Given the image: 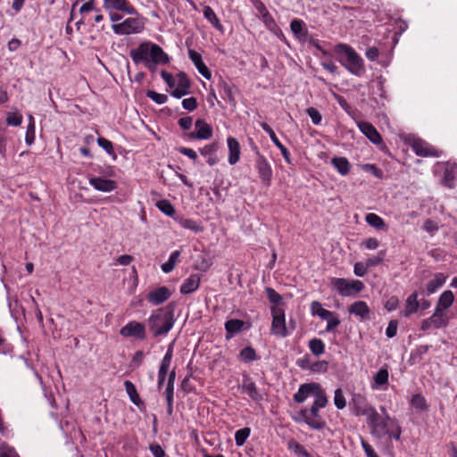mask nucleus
Segmentation results:
<instances>
[{
  "label": "nucleus",
  "mask_w": 457,
  "mask_h": 457,
  "mask_svg": "<svg viewBox=\"0 0 457 457\" xmlns=\"http://www.w3.org/2000/svg\"><path fill=\"white\" fill-rule=\"evenodd\" d=\"M204 16L217 29H219V30L222 29V25L220 24V20L218 19V17L215 14L214 11L210 6H204Z\"/></svg>",
  "instance_id": "nucleus-36"
},
{
  "label": "nucleus",
  "mask_w": 457,
  "mask_h": 457,
  "mask_svg": "<svg viewBox=\"0 0 457 457\" xmlns=\"http://www.w3.org/2000/svg\"><path fill=\"white\" fill-rule=\"evenodd\" d=\"M366 222L376 229L383 230L386 228V222L384 220L375 213H368L365 216Z\"/></svg>",
  "instance_id": "nucleus-34"
},
{
  "label": "nucleus",
  "mask_w": 457,
  "mask_h": 457,
  "mask_svg": "<svg viewBox=\"0 0 457 457\" xmlns=\"http://www.w3.org/2000/svg\"><path fill=\"white\" fill-rule=\"evenodd\" d=\"M162 78L164 79V81L167 83L170 88L173 89L176 86V77L174 78L171 74L169 72L162 71L161 72Z\"/></svg>",
  "instance_id": "nucleus-61"
},
{
  "label": "nucleus",
  "mask_w": 457,
  "mask_h": 457,
  "mask_svg": "<svg viewBox=\"0 0 457 457\" xmlns=\"http://www.w3.org/2000/svg\"><path fill=\"white\" fill-rule=\"evenodd\" d=\"M245 325V322L241 320L233 319L226 321L225 329L227 332V338L232 337L235 334L240 332Z\"/></svg>",
  "instance_id": "nucleus-27"
},
{
  "label": "nucleus",
  "mask_w": 457,
  "mask_h": 457,
  "mask_svg": "<svg viewBox=\"0 0 457 457\" xmlns=\"http://www.w3.org/2000/svg\"><path fill=\"white\" fill-rule=\"evenodd\" d=\"M271 334L278 337H286L288 335V331L286 325L285 311L281 307L275 305L271 307Z\"/></svg>",
  "instance_id": "nucleus-5"
},
{
  "label": "nucleus",
  "mask_w": 457,
  "mask_h": 457,
  "mask_svg": "<svg viewBox=\"0 0 457 457\" xmlns=\"http://www.w3.org/2000/svg\"><path fill=\"white\" fill-rule=\"evenodd\" d=\"M320 408L312 405L311 409H303L299 415L310 428L313 429H321L325 426V422L321 420L319 415Z\"/></svg>",
  "instance_id": "nucleus-7"
},
{
  "label": "nucleus",
  "mask_w": 457,
  "mask_h": 457,
  "mask_svg": "<svg viewBox=\"0 0 457 457\" xmlns=\"http://www.w3.org/2000/svg\"><path fill=\"white\" fill-rule=\"evenodd\" d=\"M179 256H180V251H179V250L174 251L170 254L169 260L162 265V270L164 273H170V271H172L173 269L175 268L176 264L179 262Z\"/></svg>",
  "instance_id": "nucleus-35"
},
{
  "label": "nucleus",
  "mask_w": 457,
  "mask_h": 457,
  "mask_svg": "<svg viewBox=\"0 0 457 457\" xmlns=\"http://www.w3.org/2000/svg\"><path fill=\"white\" fill-rule=\"evenodd\" d=\"M22 122V115L18 112H9L6 118V123L10 126H20Z\"/></svg>",
  "instance_id": "nucleus-51"
},
{
  "label": "nucleus",
  "mask_w": 457,
  "mask_h": 457,
  "mask_svg": "<svg viewBox=\"0 0 457 457\" xmlns=\"http://www.w3.org/2000/svg\"><path fill=\"white\" fill-rule=\"evenodd\" d=\"M156 207L167 216L172 217L175 214V208L168 200H160L156 203Z\"/></svg>",
  "instance_id": "nucleus-43"
},
{
  "label": "nucleus",
  "mask_w": 457,
  "mask_h": 457,
  "mask_svg": "<svg viewBox=\"0 0 457 457\" xmlns=\"http://www.w3.org/2000/svg\"><path fill=\"white\" fill-rule=\"evenodd\" d=\"M124 386H125L126 392H127L128 395L129 396L131 402L133 403L138 405L141 401H140L139 395L137 392V389H136L134 384L129 380H126L124 382Z\"/></svg>",
  "instance_id": "nucleus-41"
},
{
  "label": "nucleus",
  "mask_w": 457,
  "mask_h": 457,
  "mask_svg": "<svg viewBox=\"0 0 457 457\" xmlns=\"http://www.w3.org/2000/svg\"><path fill=\"white\" fill-rule=\"evenodd\" d=\"M177 220H178L179 224L184 228L190 229L195 232H200L203 229L199 224H197L195 221H194L191 219L179 218V219H177Z\"/></svg>",
  "instance_id": "nucleus-44"
},
{
  "label": "nucleus",
  "mask_w": 457,
  "mask_h": 457,
  "mask_svg": "<svg viewBox=\"0 0 457 457\" xmlns=\"http://www.w3.org/2000/svg\"><path fill=\"white\" fill-rule=\"evenodd\" d=\"M261 127L263 129V130H265L269 134L271 141L274 143V145L276 146H278L279 145H281V143L278 140V138L277 137L274 130L267 123H265V122L261 123Z\"/></svg>",
  "instance_id": "nucleus-56"
},
{
  "label": "nucleus",
  "mask_w": 457,
  "mask_h": 457,
  "mask_svg": "<svg viewBox=\"0 0 457 457\" xmlns=\"http://www.w3.org/2000/svg\"><path fill=\"white\" fill-rule=\"evenodd\" d=\"M329 314L330 315H328L326 319H322L323 320H327V332L334 331V329L337 328L341 323L337 313L329 311Z\"/></svg>",
  "instance_id": "nucleus-42"
},
{
  "label": "nucleus",
  "mask_w": 457,
  "mask_h": 457,
  "mask_svg": "<svg viewBox=\"0 0 457 457\" xmlns=\"http://www.w3.org/2000/svg\"><path fill=\"white\" fill-rule=\"evenodd\" d=\"M182 106L187 111H194L197 107V101L195 97L186 98L182 101Z\"/></svg>",
  "instance_id": "nucleus-59"
},
{
  "label": "nucleus",
  "mask_w": 457,
  "mask_h": 457,
  "mask_svg": "<svg viewBox=\"0 0 457 457\" xmlns=\"http://www.w3.org/2000/svg\"><path fill=\"white\" fill-rule=\"evenodd\" d=\"M311 312L313 316H318L321 320L326 319L329 314V311L323 308L322 304L318 301H313L311 303Z\"/></svg>",
  "instance_id": "nucleus-38"
},
{
  "label": "nucleus",
  "mask_w": 457,
  "mask_h": 457,
  "mask_svg": "<svg viewBox=\"0 0 457 457\" xmlns=\"http://www.w3.org/2000/svg\"><path fill=\"white\" fill-rule=\"evenodd\" d=\"M104 7L106 10H118L128 14H137V11L127 0H104Z\"/></svg>",
  "instance_id": "nucleus-14"
},
{
  "label": "nucleus",
  "mask_w": 457,
  "mask_h": 457,
  "mask_svg": "<svg viewBox=\"0 0 457 457\" xmlns=\"http://www.w3.org/2000/svg\"><path fill=\"white\" fill-rule=\"evenodd\" d=\"M388 370L386 368L380 369L375 375H374V382L371 386L373 389H378L384 385H386L388 382Z\"/></svg>",
  "instance_id": "nucleus-32"
},
{
  "label": "nucleus",
  "mask_w": 457,
  "mask_h": 457,
  "mask_svg": "<svg viewBox=\"0 0 457 457\" xmlns=\"http://www.w3.org/2000/svg\"><path fill=\"white\" fill-rule=\"evenodd\" d=\"M146 323L154 337L166 335L175 323L173 308L166 306L154 311Z\"/></svg>",
  "instance_id": "nucleus-2"
},
{
  "label": "nucleus",
  "mask_w": 457,
  "mask_h": 457,
  "mask_svg": "<svg viewBox=\"0 0 457 457\" xmlns=\"http://www.w3.org/2000/svg\"><path fill=\"white\" fill-rule=\"evenodd\" d=\"M188 136L192 139H209L212 136V129L204 120H197L195 123V131Z\"/></svg>",
  "instance_id": "nucleus-15"
},
{
  "label": "nucleus",
  "mask_w": 457,
  "mask_h": 457,
  "mask_svg": "<svg viewBox=\"0 0 457 457\" xmlns=\"http://www.w3.org/2000/svg\"><path fill=\"white\" fill-rule=\"evenodd\" d=\"M410 403L413 408L419 411H424L428 408L426 399L420 394L412 395Z\"/></svg>",
  "instance_id": "nucleus-40"
},
{
  "label": "nucleus",
  "mask_w": 457,
  "mask_h": 457,
  "mask_svg": "<svg viewBox=\"0 0 457 457\" xmlns=\"http://www.w3.org/2000/svg\"><path fill=\"white\" fill-rule=\"evenodd\" d=\"M238 387L245 393H246L249 397L255 401L259 402L262 400V395L259 393L255 383L252 380V378L247 375H243V379L241 384H239Z\"/></svg>",
  "instance_id": "nucleus-12"
},
{
  "label": "nucleus",
  "mask_w": 457,
  "mask_h": 457,
  "mask_svg": "<svg viewBox=\"0 0 457 457\" xmlns=\"http://www.w3.org/2000/svg\"><path fill=\"white\" fill-rule=\"evenodd\" d=\"M383 262V253H379L378 255L373 256L366 261L368 269L375 267Z\"/></svg>",
  "instance_id": "nucleus-63"
},
{
  "label": "nucleus",
  "mask_w": 457,
  "mask_h": 457,
  "mask_svg": "<svg viewBox=\"0 0 457 457\" xmlns=\"http://www.w3.org/2000/svg\"><path fill=\"white\" fill-rule=\"evenodd\" d=\"M312 396L314 397V402L312 403L314 406L321 409L327 405L328 398L326 396L324 390L321 388L320 384H319V390H316Z\"/></svg>",
  "instance_id": "nucleus-37"
},
{
  "label": "nucleus",
  "mask_w": 457,
  "mask_h": 457,
  "mask_svg": "<svg viewBox=\"0 0 457 457\" xmlns=\"http://www.w3.org/2000/svg\"><path fill=\"white\" fill-rule=\"evenodd\" d=\"M120 333L125 337H135L141 340L146 337L145 325L137 321H129L120 328Z\"/></svg>",
  "instance_id": "nucleus-11"
},
{
  "label": "nucleus",
  "mask_w": 457,
  "mask_h": 457,
  "mask_svg": "<svg viewBox=\"0 0 457 457\" xmlns=\"http://www.w3.org/2000/svg\"><path fill=\"white\" fill-rule=\"evenodd\" d=\"M434 328L446 327L448 320L446 319L443 310L435 309L433 315L429 318Z\"/></svg>",
  "instance_id": "nucleus-29"
},
{
  "label": "nucleus",
  "mask_w": 457,
  "mask_h": 457,
  "mask_svg": "<svg viewBox=\"0 0 457 457\" xmlns=\"http://www.w3.org/2000/svg\"><path fill=\"white\" fill-rule=\"evenodd\" d=\"M334 403L338 410H342L346 406V400L341 388L335 390Z\"/></svg>",
  "instance_id": "nucleus-50"
},
{
  "label": "nucleus",
  "mask_w": 457,
  "mask_h": 457,
  "mask_svg": "<svg viewBox=\"0 0 457 457\" xmlns=\"http://www.w3.org/2000/svg\"><path fill=\"white\" fill-rule=\"evenodd\" d=\"M259 18L262 20V21L264 23L265 27L272 31L276 32L277 30H279L275 20L271 16L270 12H267L262 16H259Z\"/></svg>",
  "instance_id": "nucleus-47"
},
{
  "label": "nucleus",
  "mask_w": 457,
  "mask_h": 457,
  "mask_svg": "<svg viewBox=\"0 0 457 457\" xmlns=\"http://www.w3.org/2000/svg\"><path fill=\"white\" fill-rule=\"evenodd\" d=\"M255 149L257 148L255 147ZM255 168L258 170L262 181L266 186H270L272 177V169L267 159L261 154L258 150H256Z\"/></svg>",
  "instance_id": "nucleus-10"
},
{
  "label": "nucleus",
  "mask_w": 457,
  "mask_h": 457,
  "mask_svg": "<svg viewBox=\"0 0 457 457\" xmlns=\"http://www.w3.org/2000/svg\"><path fill=\"white\" fill-rule=\"evenodd\" d=\"M367 423L370 428V433L377 438H382L388 436L395 440H399L402 433L401 427L397 420L389 416L388 413L382 417L375 410L374 415L367 419Z\"/></svg>",
  "instance_id": "nucleus-1"
},
{
  "label": "nucleus",
  "mask_w": 457,
  "mask_h": 457,
  "mask_svg": "<svg viewBox=\"0 0 457 457\" xmlns=\"http://www.w3.org/2000/svg\"><path fill=\"white\" fill-rule=\"evenodd\" d=\"M89 184L97 191L108 193L117 187V183L112 179H106L99 177L89 179Z\"/></svg>",
  "instance_id": "nucleus-18"
},
{
  "label": "nucleus",
  "mask_w": 457,
  "mask_h": 457,
  "mask_svg": "<svg viewBox=\"0 0 457 457\" xmlns=\"http://www.w3.org/2000/svg\"><path fill=\"white\" fill-rule=\"evenodd\" d=\"M97 144L100 147H102L107 154L111 155H114L113 145L111 141L104 137L97 138Z\"/></svg>",
  "instance_id": "nucleus-53"
},
{
  "label": "nucleus",
  "mask_w": 457,
  "mask_h": 457,
  "mask_svg": "<svg viewBox=\"0 0 457 457\" xmlns=\"http://www.w3.org/2000/svg\"><path fill=\"white\" fill-rule=\"evenodd\" d=\"M398 323L396 320H392L389 321L388 326L386 329V335L387 337L392 338L396 335Z\"/></svg>",
  "instance_id": "nucleus-58"
},
{
  "label": "nucleus",
  "mask_w": 457,
  "mask_h": 457,
  "mask_svg": "<svg viewBox=\"0 0 457 457\" xmlns=\"http://www.w3.org/2000/svg\"><path fill=\"white\" fill-rule=\"evenodd\" d=\"M368 267L366 262H356L353 267V272L358 277H363L368 272Z\"/></svg>",
  "instance_id": "nucleus-57"
},
{
  "label": "nucleus",
  "mask_w": 457,
  "mask_h": 457,
  "mask_svg": "<svg viewBox=\"0 0 457 457\" xmlns=\"http://www.w3.org/2000/svg\"><path fill=\"white\" fill-rule=\"evenodd\" d=\"M420 307V303L418 301V293L413 292L411 294L405 302V309L403 312V316L409 317L410 315L415 313Z\"/></svg>",
  "instance_id": "nucleus-26"
},
{
  "label": "nucleus",
  "mask_w": 457,
  "mask_h": 457,
  "mask_svg": "<svg viewBox=\"0 0 457 457\" xmlns=\"http://www.w3.org/2000/svg\"><path fill=\"white\" fill-rule=\"evenodd\" d=\"M220 86L223 91V93L226 95L228 101L232 104L233 105L236 104V100L234 97V92L233 87L228 83L224 81L223 79L220 80Z\"/></svg>",
  "instance_id": "nucleus-49"
},
{
  "label": "nucleus",
  "mask_w": 457,
  "mask_h": 457,
  "mask_svg": "<svg viewBox=\"0 0 457 457\" xmlns=\"http://www.w3.org/2000/svg\"><path fill=\"white\" fill-rule=\"evenodd\" d=\"M329 285L342 296H350L360 293L364 287L363 283L360 280L348 281L341 278H332Z\"/></svg>",
  "instance_id": "nucleus-4"
},
{
  "label": "nucleus",
  "mask_w": 457,
  "mask_h": 457,
  "mask_svg": "<svg viewBox=\"0 0 457 457\" xmlns=\"http://www.w3.org/2000/svg\"><path fill=\"white\" fill-rule=\"evenodd\" d=\"M331 163L343 176L347 175L350 171V163L345 157H334Z\"/></svg>",
  "instance_id": "nucleus-30"
},
{
  "label": "nucleus",
  "mask_w": 457,
  "mask_h": 457,
  "mask_svg": "<svg viewBox=\"0 0 457 457\" xmlns=\"http://www.w3.org/2000/svg\"><path fill=\"white\" fill-rule=\"evenodd\" d=\"M265 291L270 303L278 304L279 302H281V295L278 293H277L273 288L266 287Z\"/></svg>",
  "instance_id": "nucleus-55"
},
{
  "label": "nucleus",
  "mask_w": 457,
  "mask_h": 457,
  "mask_svg": "<svg viewBox=\"0 0 457 457\" xmlns=\"http://www.w3.org/2000/svg\"><path fill=\"white\" fill-rule=\"evenodd\" d=\"M287 446L288 449L295 453L298 455V457H310V454L303 448V446L295 440H290L287 443Z\"/></svg>",
  "instance_id": "nucleus-46"
},
{
  "label": "nucleus",
  "mask_w": 457,
  "mask_h": 457,
  "mask_svg": "<svg viewBox=\"0 0 457 457\" xmlns=\"http://www.w3.org/2000/svg\"><path fill=\"white\" fill-rule=\"evenodd\" d=\"M411 148L419 156L426 157L436 155V150L420 139H414L411 143Z\"/></svg>",
  "instance_id": "nucleus-22"
},
{
  "label": "nucleus",
  "mask_w": 457,
  "mask_h": 457,
  "mask_svg": "<svg viewBox=\"0 0 457 457\" xmlns=\"http://www.w3.org/2000/svg\"><path fill=\"white\" fill-rule=\"evenodd\" d=\"M309 348L311 352L316 356H320L325 352V345L323 341L319 338H313L310 340Z\"/></svg>",
  "instance_id": "nucleus-39"
},
{
  "label": "nucleus",
  "mask_w": 457,
  "mask_h": 457,
  "mask_svg": "<svg viewBox=\"0 0 457 457\" xmlns=\"http://www.w3.org/2000/svg\"><path fill=\"white\" fill-rule=\"evenodd\" d=\"M147 97L155 102L156 104H162L166 103L168 96L163 94H159L155 91L149 90L146 92Z\"/></svg>",
  "instance_id": "nucleus-52"
},
{
  "label": "nucleus",
  "mask_w": 457,
  "mask_h": 457,
  "mask_svg": "<svg viewBox=\"0 0 457 457\" xmlns=\"http://www.w3.org/2000/svg\"><path fill=\"white\" fill-rule=\"evenodd\" d=\"M348 312L351 314H354L360 317L361 320L370 319V308L364 301H357L351 304L348 308Z\"/></svg>",
  "instance_id": "nucleus-21"
},
{
  "label": "nucleus",
  "mask_w": 457,
  "mask_h": 457,
  "mask_svg": "<svg viewBox=\"0 0 457 457\" xmlns=\"http://www.w3.org/2000/svg\"><path fill=\"white\" fill-rule=\"evenodd\" d=\"M290 29L294 35L300 39H304L307 37V29L303 21L295 19L290 23Z\"/></svg>",
  "instance_id": "nucleus-28"
},
{
  "label": "nucleus",
  "mask_w": 457,
  "mask_h": 457,
  "mask_svg": "<svg viewBox=\"0 0 457 457\" xmlns=\"http://www.w3.org/2000/svg\"><path fill=\"white\" fill-rule=\"evenodd\" d=\"M190 81L184 72H179L176 76V86L171 91V96L176 98H181L182 96L189 93Z\"/></svg>",
  "instance_id": "nucleus-13"
},
{
  "label": "nucleus",
  "mask_w": 457,
  "mask_h": 457,
  "mask_svg": "<svg viewBox=\"0 0 457 457\" xmlns=\"http://www.w3.org/2000/svg\"><path fill=\"white\" fill-rule=\"evenodd\" d=\"M240 359L245 362H249L256 360L255 350L252 346H247L240 351Z\"/></svg>",
  "instance_id": "nucleus-48"
},
{
  "label": "nucleus",
  "mask_w": 457,
  "mask_h": 457,
  "mask_svg": "<svg viewBox=\"0 0 457 457\" xmlns=\"http://www.w3.org/2000/svg\"><path fill=\"white\" fill-rule=\"evenodd\" d=\"M250 433H251V429L249 428H241V429H238L237 431H236V433H235L236 445L237 446H242L245 443L248 436H250Z\"/></svg>",
  "instance_id": "nucleus-45"
},
{
  "label": "nucleus",
  "mask_w": 457,
  "mask_h": 457,
  "mask_svg": "<svg viewBox=\"0 0 457 457\" xmlns=\"http://www.w3.org/2000/svg\"><path fill=\"white\" fill-rule=\"evenodd\" d=\"M142 28L143 23L137 18H128L123 22L112 25V30L120 35L138 33Z\"/></svg>",
  "instance_id": "nucleus-8"
},
{
  "label": "nucleus",
  "mask_w": 457,
  "mask_h": 457,
  "mask_svg": "<svg viewBox=\"0 0 457 457\" xmlns=\"http://www.w3.org/2000/svg\"><path fill=\"white\" fill-rule=\"evenodd\" d=\"M228 148V162L230 165H235L240 159L241 147L237 138L229 137L227 138Z\"/></svg>",
  "instance_id": "nucleus-19"
},
{
  "label": "nucleus",
  "mask_w": 457,
  "mask_h": 457,
  "mask_svg": "<svg viewBox=\"0 0 457 457\" xmlns=\"http://www.w3.org/2000/svg\"><path fill=\"white\" fill-rule=\"evenodd\" d=\"M454 295L452 291H445L439 297L436 309L447 310L453 303Z\"/></svg>",
  "instance_id": "nucleus-31"
},
{
  "label": "nucleus",
  "mask_w": 457,
  "mask_h": 457,
  "mask_svg": "<svg viewBox=\"0 0 457 457\" xmlns=\"http://www.w3.org/2000/svg\"><path fill=\"white\" fill-rule=\"evenodd\" d=\"M446 277L443 273H436L433 279H431L428 286L427 291L428 294L435 293L439 287H441L445 282Z\"/></svg>",
  "instance_id": "nucleus-33"
},
{
  "label": "nucleus",
  "mask_w": 457,
  "mask_h": 457,
  "mask_svg": "<svg viewBox=\"0 0 457 457\" xmlns=\"http://www.w3.org/2000/svg\"><path fill=\"white\" fill-rule=\"evenodd\" d=\"M188 54H189L190 60L193 62V63L195 64V67L199 66L200 64H202L204 62L203 59H202V55L199 53L195 52V50L190 49L188 51Z\"/></svg>",
  "instance_id": "nucleus-62"
},
{
  "label": "nucleus",
  "mask_w": 457,
  "mask_h": 457,
  "mask_svg": "<svg viewBox=\"0 0 457 457\" xmlns=\"http://www.w3.org/2000/svg\"><path fill=\"white\" fill-rule=\"evenodd\" d=\"M150 58L152 66L154 64H165L169 62L168 55L163 52L158 45H152V51H150Z\"/></svg>",
  "instance_id": "nucleus-25"
},
{
  "label": "nucleus",
  "mask_w": 457,
  "mask_h": 457,
  "mask_svg": "<svg viewBox=\"0 0 457 457\" xmlns=\"http://www.w3.org/2000/svg\"><path fill=\"white\" fill-rule=\"evenodd\" d=\"M218 148V143L213 142L210 145H206L205 146L200 149V154L207 158V163L210 166H213L219 162V159L216 155Z\"/></svg>",
  "instance_id": "nucleus-23"
},
{
  "label": "nucleus",
  "mask_w": 457,
  "mask_h": 457,
  "mask_svg": "<svg viewBox=\"0 0 457 457\" xmlns=\"http://www.w3.org/2000/svg\"><path fill=\"white\" fill-rule=\"evenodd\" d=\"M200 276L198 274L190 275L181 285L180 293L183 295H188L195 292L200 285Z\"/></svg>",
  "instance_id": "nucleus-24"
},
{
  "label": "nucleus",
  "mask_w": 457,
  "mask_h": 457,
  "mask_svg": "<svg viewBox=\"0 0 457 457\" xmlns=\"http://www.w3.org/2000/svg\"><path fill=\"white\" fill-rule=\"evenodd\" d=\"M171 295L170 290L166 287H160L147 295V301L153 305H159L167 301Z\"/></svg>",
  "instance_id": "nucleus-16"
},
{
  "label": "nucleus",
  "mask_w": 457,
  "mask_h": 457,
  "mask_svg": "<svg viewBox=\"0 0 457 457\" xmlns=\"http://www.w3.org/2000/svg\"><path fill=\"white\" fill-rule=\"evenodd\" d=\"M423 229L430 234H433L438 230V226L432 220H427L423 224Z\"/></svg>",
  "instance_id": "nucleus-64"
},
{
  "label": "nucleus",
  "mask_w": 457,
  "mask_h": 457,
  "mask_svg": "<svg viewBox=\"0 0 457 457\" xmlns=\"http://www.w3.org/2000/svg\"><path fill=\"white\" fill-rule=\"evenodd\" d=\"M150 43H142L136 49L130 51V56L135 63H144L147 68L152 69L150 51H152Z\"/></svg>",
  "instance_id": "nucleus-9"
},
{
  "label": "nucleus",
  "mask_w": 457,
  "mask_h": 457,
  "mask_svg": "<svg viewBox=\"0 0 457 457\" xmlns=\"http://www.w3.org/2000/svg\"><path fill=\"white\" fill-rule=\"evenodd\" d=\"M307 114L312 119V121L315 125H319L321 122L322 116L320 112L314 107H310L306 110Z\"/></svg>",
  "instance_id": "nucleus-54"
},
{
  "label": "nucleus",
  "mask_w": 457,
  "mask_h": 457,
  "mask_svg": "<svg viewBox=\"0 0 457 457\" xmlns=\"http://www.w3.org/2000/svg\"><path fill=\"white\" fill-rule=\"evenodd\" d=\"M360 130L375 145L382 143V137L376 128L370 122L361 121L358 123Z\"/></svg>",
  "instance_id": "nucleus-20"
},
{
  "label": "nucleus",
  "mask_w": 457,
  "mask_h": 457,
  "mask_svg": "<svg viewBox=\"0 0 457 457\" xmlns=\"http://www.w3.org/2000/svg\"><path fill=\"white\" fill-rule=\"evenodd\" d=\"M350 406L356 416H365L366 419L372 414L374 415V411L376 410L373 406L369 404L367 399L360 394H354L353 395Z\"/></svg>",
  "instance_id": "nucleus-6"
},
{
  "label": "nucleus",
  "mask_w": 457,
  "mask_h": 457,
  "mask_svg": "<svg viewBox=\"0 0 457 457\" xmlns=\"http://www.w3.org/2000/svg\"><path fill=\"white\" fill-rule=\"evenodd\" d=\"M316 390H319L318 383L303 384L295 394L294 400L299 403H303L309 396H312Z\"/></svg>",
  "instance_id": "nucleus-17"
},
{
  "label": "nucleus",
  "mask_w": 457,
  "mask_h": 457,
  "mask_svg": "<svg viewBox=\"0 0 457 457\" xmlns=\"http://www.w3.org/2000/svg\"><path fill=\"white\" fill-rule=\"evenodd\" d=\"M335 50L341 54L340 63L352 74L361 76L365 71L363 59L348 45L337 44Z\"/></svg>",
  "instance_id": "nucleus-3"
},
{
  "label": "nucleus",
  "mask_w": 457,
  "mask_h": 457,
  "mask_svg": "<svg viewBox=\"0 0 457 457\" xmlns=\"http://www.w3.org/2000/svg\"><path fill=\"white\" fill-rule=\"evenodd\" d=\"M172 352H173L172 345H170L168 348L167 353L163 356L160 366L170 369V366L171 363V359H172Z\"/></svg>",
  "instance_id": "nucleus-60"
}]
</instances>
